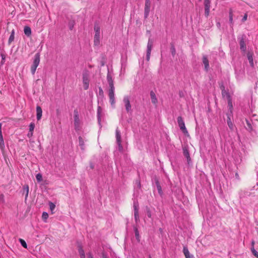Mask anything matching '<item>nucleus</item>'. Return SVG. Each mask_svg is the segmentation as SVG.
Returning <instances> with one entry per match:
<instances>
[{
  "instance_id": "f257e3e1",
  "label": "nucleus",
  "mask_w": 258,
  "mask_h": 258,
  "mask_svg": "<svg viewBox=\"0 0 258 258\" xmlns=\"http://www.w3.org/2000/svg\"><path fill=\"white\" fill-rule=\"evenodd\" d=\"M107 80L109 85V89L108 91V96L111 105H114L115 104L114 98V90L113 81L112 79L111 75L109 74H107Z\"/></svg>"
},
{
  "instance_id": "f03ea898",
  "label": "nucleus",
  "mask_w": 258,
  "mask_h": 258,
  "mask_svg": "<svg viewBox=\"0 0 258 258\" xmlns=\"http://www.w3.org/2000/svg\"><path fill=\"white\" fill-rule=\"evenodd\" d=\"M40 62V54L39 53H37L35 54L33 62V64L31 67V72L32 75H34L37 67L38 66Z\"/></svg>"
},
{
  "instance_id": "7ed1b4c3",
  "label": "nucleus",
  "mask_w": 258,
  "mask_h": 258,
  "mask_svg": "<svg viewBox=\"0 0 258 258\" xmlns=\"http://www.w3.org/2000/svg\"><path fill=\"white\" fill-rule=\"evenodd\" d=\"M94 31L95 32L94 38V44L96 46H98L100 44V26L98 24H95Z\"/></svg>"
},
{
  "instance_id": "20e7f679",
  "label": "nucleus",
  "mask_w": 258,
  "mask_h": 258,
  "mask_svg": "<svg viewBox=\"0 0 258 258\" xmlns=\"http://www.w3.org/2000/svg\"><path fill=\"white\" fill-rule=\"evenodd\" d=\"M177 121L178 126L181 131L182 132V133L184 135L188 134V132L185 127L184 122L183 121L182 117L181 116H178L177 118Z\"/></svg>"
},
{
  "instance_id": "39448f33",
  "label": "nucleus",
  "mask_w": 258,
  "mask_h": 258,
  "mask_svg": "<svg viewBox=\"0 0 258 258\" xmlns=\"http://www.w3.org/2000/svg\"><path fill=\"white\" fill-rule=\"evenodd\" d=\"M153 40L151 38H149L148 40V44H147V53H146V60L149 61L150 58V55L151 50L153 47Z\"/></svg>"
},
{
  "instance_id": "423d86ee",
  "label": "nucleus",
  "mask_w": 258,
  "mask_h": 258,
  "mask_svg": "<svg viewBox=\"0 0 258 258\" xmlns=\"http://www.w3.org/2000/svg\"><path fill=\"white\" fill-rule=\"evenodd\" d=\"M83 83L84 90H87L89 85V75L87 73L83 74Z\"/></svg>"
},
{
  "instance_id": "0eeeda50",
  "label": "nucleus",
  "mask_w": 258,
  "mask_h": 258,
  "mask_svg": "<svg viewBox=\"0 0 258 258\" xmlns=\"http://www.w3.org/2000/svg\"><path fill=\"white\" fill-rule=\"evenodd\" d=\"M134 216L136 222L137 223L140 221L139 214V204L138 202H134Z\"/></svg>"
},
{
  "instance_id": "6e6552de",
  "label": "nucleus",
  "mask_w": 258,
  "mask_h": 258,
  "mask_svg": "<svg viewBox=\"0 0 258 258\" xmlns=\"http://www.w3.org/2000/svg\"><path fill=\"white\" fill-rule=\"evenodd\" d=\"M239 40V45L240 50L243 52H245L246 49V44L245 43V36L242 35L240 37L238 38Z\"/></svg>"
},
{
  "instance_id": "1a4fd4ad",
  "label": "nucleus",
  "mask_w": 258,
  "mask_h": 258,
  "mask_svg": "<svg viewBox=\"0 0 258 258\" xmlns=\"http://www.w3.org/2000/svg\"><path fill=\"white\" fill-rule=\"evenodd\" d=\"M150 7H151V1L150 0H146L145 1V12H144V17L145 18H147L150 13Z\"/></svg>"
},
{
  "instance_id": "9d476101",
  "label": "nucleus",
  "mask_w": 258,
  "mask_h": 258,
  "mask_svg": "<svg viewBox=\"0 0 258 258\" xmlns=\"http://www.w3.org/2000/svg\"><path fill=\"white\" fill-rule=\"evenodd\" d=\"M116 142L118 146V149L119 151H122L123 149L122 146L121 144V135L120 134V132L118 129L116 130Z\"/></svg>"
},
{
  "instance_id": "9b49d317",
  "label": "nucleus",
  "mask_w": 258,
  "mask_h": 258,
  "mask_svg": "<svg viewBox=\"0 0 258 258\" xmlns=\"http://www.w3.org/2000/svg\"><path fill=\"white\" fill-rule=\"evenodd\" d=\"M123 102L125 104V107L127 112H131L132 111L131 105L130 103L129 97L128 96H125L123 98Z\"/></svg>"
},
{
  "instance_id": "f8f14e48",
  "label": "nucleus",
  "mask_w": 258,
  "mask_h": 258,
  "mask_svg": "<svg viewBox=\"0 0 258 258\" xmlns=\"http://www.w3.org/2000/svg\"><path fill=\"white\" fill-rule=\"evenodd\" d=\"M210 0H205L204 1V6H205V14L206 17H208L210 13Z\"/></svg>"
},
{
  "instance_id": "ddd939ff",
  "label": "nucleus",
  "mask_w": 258,
  "mask_h": 258,
  "mask_svg": "<svg viewBox=\"0 0 258 258\" xmlns=\"http://www.w3.org/2000/svg\"><path fill=\"white\" fill-rule=\"evenodd\" d=\"M183 154L184 156L186 158L188 164L191 162V158L190 157L189 153L187 148H183Z\"/></svg>"
},
{
  "instance_id": "4468645a",
  "label": "nucleus",
  "mask_w": 258,
  "mask_h": 258,
  "mask_svg": "<svg viewBox=\"0 0 258 258\" xmlns=\"http://www.w3.org/2000/svg\"><path fill=\"white\" fill-rule=\"evenodd\" d=\"M231 113H232L231 111H230V113H227V124L228 125V127L230 129V130L231 131H233L234 125L233 124V123H232V121L231 120V118H230V115H231Z\"/></svg>"
},
{
  "instance_id": "2eb2a0df",
  "label": "nucleus",
  "mask_w": 258,
  "mask_h": 258,
  "mask_svg": "<svg viewBox=\"0 0 258 258\" xmlns=\"http://www.w3.org/2000/svg\"><path fill=\"white\" fill-rule=\"evenodd\" d=\"M203 63L204 64L205 70L207 72L209 69V60L206 55L203 56Z\"/></svg>"
},
{
  "instance_id": "dca6fc26",
  "label": "nucleus",
  "mask_w": 258,
  "mask_h": 258,
  "mask_svg": "<svg viewBox=\"0 0 258 258\" xmlns=\"http://www.w3.org/2000/svg\"><path fill=\"white\" fill-rule=\"evenodd\" d=\"M74 122L75 126H77L79 124V113L77 110H75L74 111Z\"/></svg>"
},
{
  "instance_id": "f3484780",
  "label": "nucleus",
  "mask_w": 258,
  "mask_h": 258,
  "mask_svg": "<svg viewBox=\"0 0 258 258\" xmlns=\"http://www.w3.org/2000/svg\"><path fill=\"white\" fill-rule=\"evenodd\" d=\"M247 56L250 66L253 67L254 66L253 60V53L251 52L248 51L247 53Z\"/></svg>"
},
{
  "instance_id": "a211bd4d",
  "label": "nucleus",
  "mask_w": 258,
  "mask_h": 258,
  "mask_svg": "<svg viewBox=\"0 0 258 258\" xmlns=\"http://www.w3.org/2000/svg\"><path fill=\"white\" fill-rule=\"evenodd\" d=\"M183 252L185 256V258H194V256L190 254L188 249L186 246L183 247Z\"/></svg>"
},
{
  "instance_id": "6ab92c4d",
  "label": "nucleus",
  "mask_w": 258,
  "mask_h": 258,
  "mask_svg": "<svg viewBox=\"0 0 258 258\" xmlns=\"http://www.w3.org/2000/svg\"><path fill=\"white\" fill-rule=\"evenodd\" d=\"M36 112H37V119L38 120H40L42 117V111L40 106H37L36 107Z\"/></svg>"
},
{
  "instance_id": "aec40b11",
  "label": "nucleus",
  "mask_w": 258,
  "mask_h": 258,
  "mask_svg": "<svg viewBox=\"0 0 258 258\" xmlns=\"http://www.w3.org/2000/svg\"><path fill=\"white\" fill-rule=\"evenodd\" d=\"M150 96H151L152 102L153 104H156L158 101L157 99L156 98L155 93L153 91H151L150 92Z\"/></svg>"
},
{
  "instance_id": "412c9836",
  "label": "nucleus",
  "mask_w": 258,
  "mask_h": 258,
  "mask_svg": "<svg viewBox=\"0 0 258 258\" xmlns=\"http://www.w3.org/2000/svg\"><path fill=\"white\" fill-rule=\"evenodd\" d=\"M97 96L99 99L102 100L104 97V92L101 87H99V91L97 93Z\"/></svg>"
},
{
  "instance_id": "4be33fe9",
  "label": "nucleus",
  "mask_w": 258,
  "mask_h": 258,
  "mask_svg": "<svg viewBox=\"0 0 258 258\" xmlns=\"http://www.w3.org/2000/svg\"><path fill=\"white\" fill-rule=\"evenodd\" d=\"M24 31L25 34L27 36H29L31 34V30L29 26H25L24 29Z\"/></svg>"
},
{
  "instance_id": "5701e85b",
  "label": "nucleus",
  "mask_w": 258,
  "mask_h": 258,
  "mask_svg": "<svg viewBox=\"0 0 258 258\" xmlns=\"http://www.w3.org/2000/svg\"><path fill=\"white\" fill-rule=\"evenodd\" d=\"M79 146L81 147V149L82 150H85V143H84L83 139L81 136H80L79 137Z\"/></svg>"
},
{
  "instance_id": "b1692460",
  "label": "nucleus",
  "mask_w": 258,
  "mask_h": 258,
  "mask_svg": "<svg viewBox=\"0 0 258 258\" xmlns=\"http://www.w3.org/2000/svg\"><path fill=\"white\" fill-rule=\"evenodd\" d=\"M15 31L14 30H13L11 32V35L9 37V40H8V43L9 44H10L14 40L15 38Z\"/></svg>"
},
{
  "instance_id": "393cba45",
  "label": "nucleus",
  "mask_w": 258,
  "mask_h": 258,
  "mask_svg": "<svg viewBox=\"0 0 258 258\" xmlns=\"http://www.w3.org/2000/svg\"><path fill=\"white\" fill-rule=\"evenodd\" d=\"M102 112V108L100 106H98L97 108V118L99 122L101 121V114Z\"/></svg>"
},
{
  "instance_id": "a878e982",
  "label": "nucleus",
  "mask_w": 258,
  "mask_h": 258,
  "mask_svg": "<svg viewBox=\"0 0 258 258\" xmlns=\"http://www.w3.org/2000/svg\"><path fill=\"white\" fill-rule=\"evenodd\" d=\"M0 148L1 150H4L5 148V144L3 135H0Z\"/></svg>"
},
{
  "instance_id": "bb28decb",
  "label": "nucleus",
  "mask_w": 258,
  "mask_h": 258,
  "mask_svg": "<svg viewBox=\"0 0 258 258\" xmlns=\"http://www.w3.org/2000/svg\"><path fill=\"white\" fill-rule=\"evenodd\" d=\"M134 230L135 231L136 238L137 239V240L138 241H140V235H139V232L138 230L137 227L136 226H134Z\"/></svg>"
},
{
  "instance_id": "cd10ccee",
  "label": "nucleus",
  "mask_w": 258,
  "mask_h": 258,
  "mask_svg": "<svg viewBox=\"0 0 258 258\" xmlns=\"http://www.w3.org/2000/svg\"><path fill=\"white\" fill-rule=\"evenodd\" d=\"M246 123L247 125V127H246V130L249 131L251 132L252 130V125L249 121L246 119Z\"/></svg>"
},
{
  "instance_id": "c85d7f7f",
  "label": "nucleus",
  "mask_w": 258,
  "mask_h": 258,
  "mask_svg": "<svg viewBox=\"0 0 258 258\" xmlns=\"http://www.w3.org/2000/svg\"><path fill=\"white\" fill-rule=\"evenodd\" d=\"M24 191L26 192L25 195V200H27L28 194H29V186L28 185H25L23 186Z\"/></svg>"
},
{
  "instance_id": "c756f323",
  "label": "nucleus",
  "mask_w": 258,
  "mask_h": 258,
  "mask_svg": "<svg viewBox=\"0 0 258 258\" xmlns=\"http://www.w3.org/2000/svg\"><path fill=\"white\" fill-rule=\"evenodd\" d=\"M78 251L81 258H86L84 250L82 247H79Z\"/></svg>"
},
{
  "instance_id": "7c9ffc66",
  "label": "nucleus",
  "mask_w": 258,
  "mask_h": 258,
  "mask_svg": "<svg viewBox=\"0 0 258 258\" xmlns=\"http://www.w3.org/2000/svg\"><path fill=\"white\" fill-rule=\"evenodd\" d=\"M155 183H156V186H157V189L158 190L159 193L160 195H161L162 193V187H161V185H160L159 182L158 181V180H157L156 181Z\"/></svg>"
},
{
  "instance_id": "2f4dec72",
  "label": "nucleus",
  "mask_w": 258,
  "mask_h": 258,
  "mask_svg": "<svg viewBox=\"0 0 258 258\" xmlns=\"http://www.w3.org/2000/svg\"><path fill=\"white\" fill-rule=\"evenodd\" d=\"M222 94L223 96H226V97H227L228 99H229L230 98L229 93L228 92H226L224 90V87L223 86V89L222 90Z\"/></svg>"
},
{
  "instance_id": "473e14b6",
  "label": "nucleus",
  "mask_w": 258,
  "mask_h": 258,
  "mask_svg": "<svg viewBox=\"0 0 258 258\" xmlns=\"http://www.w3.org/2000/svg\"><path fill=\"white\" fill-rule=\"evenodd\" d=\"M229 22L231 24L233 23V10L232 9L229 10Z\"/></svg>"
},
{
  "instance_id": "72a5a7b5",
  "label": "nucleus",
  "mask_w": 258,
  "mask_h": 258,
  "mask_svg": "<svg viewBox=\"0 0 258 258\" xmlns=\"http://www.w3.org/2000/svg\"><path fill=\"white\" fill-rule=\"evenodd\" d=\"M36 178L38 182H40L42 180V176L41 174L38 173L36 175Z\"/></svg>"
},
{
  "instance_id": "f704fd0d",
  "label": "nucleus",
  "mask_w": 258,
  "mask_h": 258,
  "mask_svg": "<svg viewBox=\"0 0 258 258\" xmlns=\"http://www.w3.org/2000/svg\"><path fill=\"white\" fill-rule=\"evenodd\" d=\"M19 241L22 246H23L24 248H27V244L24 240L20 238L19 239Z\"/></svg>"
},
{
  "instance_id": "c9c22d12",
  "label": "nucleus",
  "mask_w": 258,
  "mask_h": 258,
  "mask_svg": "<svg viewBox=\"0 0 258 258\" xmlns=\"http://www.w3.org/2000/svg\"><path fill=\"white\" fill-rule=\"evenodd\" d=\"M75 25V21H71L69 23V27L70 30H72L74 28Z\"/></svg>"
},
{
  "instance_id": "e433bc0d",
  "label": "nucleus",
  "mask_w": 258,
  "mask_h": 258,
  "mask_svg": "<svg viewBox=\"0 0 258 258\" xmlns=\"http://www.w3.org/2000/svg\"><path fill=\"white\" fill-rule=\"evenodd\" d=\"M49 205L50 210L52 212L55 208V205L52 202H49Z\"/></svg>"
},
{
  "instance_id": "4c0bfd02",
  "label": "nucleus",
  "mask_w": 258,
  "mask_h": 258,
  "mask_svg": "<svg viewBox=\"0 0 258 258\" xmlns=\"http://www.w3.org/2000/svg\"><path fill=\"white\" fill-rule=\"evenodd\" d=\"M146 213L149 218H151V217H152L151 211H150V209L148 207L146 208Z\"/></svg>"
},
{
  "instance_id": "58836bf2",
  "label": "nucleus",
  "mask_w": 258,
  "mask_h": 258,
  "mask_svg": "<svg viewBox=\"0 0 258 258\" xmlns=\"http://www.w3.org/2000/svg\"><path fill=\"white\" fill-rule=\"evenodd\" d=\"M48 217V214L46 212H44L42 213V218L43 220H46V219H47Z\"/></svg>"
},
{
  "instance_id": "ea45409f",
  "label": "nucleus",
  "mask_w": 258,
  "mask_h": 258,
  "mask_svg": "<svg viewBox=\"0 0 258 258\" xmlns=\"http://www.w3.org/2000/svg\"><path fill=\"white\" fill-rule=\"evenodd\" d=\"M251 252L252 253V254L255 256L257 258H258V252H257L254 248V247H253L251 249Z\"/></svg>"
},
{
  "instance_id": "a19ab883",
  "label": "nucleus",
  "mask_w": 258,
  "mask_h": 258,
  "mask_svg": "<svg viewBox=\"0 0 258 258\" xmlns=\"http://www.w3.org/2000/svg\"><path fill=\"white\" fill-rule=\"evenodd\" d=\"M35 127V124L34 122H31L29 125V131H33Z\"/></svg>"
},
{
  "instance_id": "79ce46f5",
  "label": "nucleus",
  "mask_w": 258,
  "mask_h": 258,
  "mask_svg": "<svg viewBox=\"0 0 258 258\" xmlns=\"http://www.w3.org/2000/svg\"><path fill=\"white\" fill-rule=\"evenodd\" d=\"M4 202V196L3 194L0 195V203Z\"/></svg>"
},
{
  "instance_id": "37998d69",
  "label": "nucleus",
  "mask_w": 258,
  "mask_h": 258,
  "mask_svg": "<svg viewBox=\"0 0 258 258\" xmlns=\"http://www.w3.org/2000/svg\"><path fill=\"white\" fill-rule=\"evenodd\" d=\"M228 99V106H229L230 108H232V104L231 100L230 98Z\"/></svg>"
},
{
  "instance_id": "c03bdc74",
  "label": "nucleus",
  "mask_w": 258,
  "mask_h": 258,
  "mask_svg": "<svg viewBox=\"0 0 258 258\" xmlns=\"http://www.w3.org/2000/svg\"><path fill=\"white\" fill-rule=\"evenodd\" d=\"M171 53L172 55H174L175 54V49L173 46L171 47Z\"/></svg>"
},
{
  "instance_id": "a18cd8bd",
  "label": "nucleus",
  "mask_w": 258,
  "mask_h": 258,
  "mask_svg": "<svg viewBox=\"0 0 258 258\" xmlns=\"http://www.w3.org/2000/svg\"><path fill=\"white\" fill-rule=\"evenodd\" d=\"M247 15L246 14H245L242 19V22L245 21L247 20Z\"/></svg>"
},
{
  "instance_id": "49530a36",
  "label": "nucleus",
  "mask_w": 258,
  "mask_h": 258,
  "mask_svg": "<svg viewBox=\"0 0 258 258\" xmlns=\"http://www.w3.org/2000/svg\"><path fill=\"white\" fill-rule=\"evenodd\" d=\"M32 136H33V132L32 131H31V132L29 131V133L27 134L28 137L31 138Z\"/></svg>"
},
{
  "instance_id": "de8ad7c7",
  "label": "nucleus",
  "mask_w": 258,
  "mask_h": 258,
  "mask_svg": "<svg viewBox=\"0 0 258 258\" xmlns=\"http://www.w3.org/2000/svg\"><path fill=\"white\" fill-rule=\"evenodd\" d=\"M88 258H93V255L91 252H88L87 253Z\"/></svg>"
},
{
  "instance_id": "09e8293b",
  "label": "nucleus",
  "mask_w": 258,
  "mask_h": 258,
  "mask_svg": "<svg viewBox=\"0 0 258 258\" xmlns=\"http://www.w3.org/2000/svg\"><path fill=\"white\" fill-rule=\"evenodd\" d=\"M136 183L140 187V186H141L140 181L139 180H136Z\"/></svg>"
},
{
  "instance_id": "8fccbe9b",
  "label": "nucleus",
  "mask_w": 258,
  "mask_h": 258,
  "mask_svg": "<svg viewBox=\"0 0 258 258\" xmlns=\"http://www.w3.org/2000/svg\"><path fill=\"white\" fill-rule=\"evenodd\" d=\"M102 258H107V255L105 253H102Z\"/></svg>"
},
{
  "instance_id": "3c124183",
  "label": "nucleus",
  "mask_w": 258,
  "mask_h": 258,
  "mask_svg": "<svg viewBox=\"0 0 258 258\" xmlns=\"http://www.w3.org/2000/svg\"><path fill=\"white\" fill-rule=\"evenodd\" d=\"M2 123H0V135H2Z\"/></svg>"
},
{
  "instance_id": "603ef678",
  "label": "nucleus",
  "mask_w": 258,
  "mask_h": 258,
  "mask_svg": "<svg viewBox=\"0 0 258 258\" xmlns=\"http://www.w3.org/2000/svg\"><path fill=\"white\" fill-rule=\"evenodd\" d=\"M90 168L91 169H93L94 168V165L92 163H91L90 164Z\"/></svg>"
},
{
  "instance_id": "864d4df0",
  "label": "nucleus",
  "mask_w": 258,
  "mask_h": 258,
  "mask_svg": "<svg viewBox=\"0 0 258 258\" xmlns=\"http://www.w3.org/2000/svg\"><path fill=\"white\" fill-rule=\"evenodd\" d=\"M2 57L3 59H5V55H4V54H2Z\"/></svg>"
},
{
  "instance_id": "5fc2aeb1",
  "label": "nucleus",
  "mask_w": 258,
  "mask_h": 258,
  "mask_svg": "<svg viewBox=\"0 0 258 258\" xmlns=\"http://www.w3.org/2000/svg\"><path fill=\"white\" fill-rule=\"evenodd\" d=\"M217 26H218V27H220V23H219V22L217 23Z\"/></svg>"
},
{
  "instance_id": "6e6d98bb",
  "label": "nucleus",
  "mask_w": 258,
  "mask_h": 258,
  "mask_svg": "<svg viewBox=\"0 0 258 258\" xmlns=\"http://www.w3.org/2000/svg\"><path fill=\"white\" fill-rule=\"evenodd\" d=\"M235 176H236V177H237V178H238V176H238V173H236V174H235Z\"/></svg>"
},
{
  "instance_id": "4d7b16f0",
  "label": "nucleus",
  "mask_w": 258,
  "mask_h": 258,
  "mask_svg": "<svg viewBox=\"0 0 258 258\" xmlns=\"http://www.w3.org/2000/svg\"><path fill=\"white\" fill-rule=\"evenodd\" d=\"M252 245H253V244H254V241H252Z\"/></svg>"
},
{
  "instance_id": "13d9d810",
  "label": "nucleus",
  "mask_w": 258,
  "mask_h": 258,
  "mask_svg": "<svg viewBox=\"0 0 258 258\" xmlns=\"http://www.w3.org/2000/svg\"><path fill=\"white\" fill-rule=\"evenodd\" d=\"M149 258H152L151 255H149Z\"/></svg>"
},
{
  "instance_id": "bf43d9fd",
  "label": "nucleus",
  "mask_w": 258,
  "mask_h": 258,
  "mask_svg": "<svg viewBox=\"0 0 258 258\" xmlns=\"http://www.w3.org/2000/svg\"><path fill=\"white\" fill-rule=\"evenodd\" d=\"M200 1H201V0H200Z\"/></svg>"
}]
</instances>
